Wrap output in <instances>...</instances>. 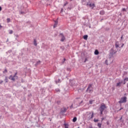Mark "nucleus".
I'll return each instance as SVG.
<instances>
[{
	"mask_svg": "<svg viewBox=\"0 0 128 128\" xmlns=\"http://www.w3.org/2000/svg\"><path fill=\"white\" fill-rule=\"evenodd\" d=\"M2 10V8L0 6V12Z\"/></svg>",
	"mask_w": 128,
	"mask_h": 128,
	"instance_id": "obj_36",
	"label": "nucleus"
},
{
	"mask_svg": "<svg viewBox=\"0 0 128 128\" xmlns=\"http://www.w3.org/2000/svg\"><path fill=\"white\" fill-rule=\"evenodd\" d=\"M92 84H90L87 90H88V92H89L90 94H92V92L93 90L92 89Z\"/></svg>",
	"mask_w": 128,
	"mask_h": 128,
	"instance_id": "obj_5",
	"label": "nucleus"
},
{
	"mask_svg": "<svg viewBox=\"0 0 128 128\" xmlns=\"http://www.w3.org/2000/svg\"><path fill=\"white\" fill-rule=\"evenodd\" d=\"M124 74H128V72H124Z\"/></svg>",
	"mask_w": 128,
	"mask_h": 128,
	"instance_id": "obj_29",
	"label": "nucleus"
},
{
	"mask_svg": "<svg viewBox=\"0 0 128 128\" xmlns=\"http://www.w3.org/2000/svg\"><path fill=\"white\" fill-rule=\"evenodd\" d=\"M13 32H14V31H12V30H10L9 31V34H12Z\"/></svg>",
	"mask_w": 128,
	"mask_h": 128,
	"instance_id": "obj_20",
	"label": "nucleus"
},
{
	"mask_svg": "<svg viewBox=\"0 0 128 128\" xmlns=\"http://www.w3.org/2000/svg\"><path fill=\"white\" fill-rule=\"evenodd\" d=\"M6 72H8V70L5 69L4 70L3 72V74H6Z\"/></svg>",
	"mask_w": 128,
	"mask_h": 128,
	"instance_id": "obj_23",
	"label": "nucleus"
},
{
	"mask_svg": "<svg viewBox=\"0 0 128 128\" xmlns=\"http://www.w3.org/2000/svg\"><path fill=\"white\" fill-rule=\"evenodd\" d=\"M122 117H121L120 118V120H122Z\"/></svg>",
	"mask_w": 128,
	"mask_h": 128,
	"instance_id": "obj_34",
	"label": "nucleus"
},
{
	"mask_svg": "<svg viewBox=\"0 0 128 128\" xmlns=\"http://www.w3.org/2000/svg\"><path fill=\"white\" fill-rule=\"evenodd\" d=\"M115 46H116V48H120V45L118 44V42H116Z\"/></svg>",
	"mask_w": 128,
	"mask_h": 128,
	"instance_id": "obj_11",
	"label": "nucleus"
},
{
	"mask_svg": "<svg viewBox=\"0 0 128 128\" xmlns=\"http://www.w3.org/2000/svg\"><path fill=\"white\" fill-rule=\"evenodd\" d=\"M6 20H7V22L8 23L10 22V18H8Z\"/></svg>",
	"mask_w": 128,
	"mask_h": 128,
	"instance_id": "obj_21",
	"label": "nucleus"
},
{
	"mask_svg": "<svg viewBox=\"0 0 128 128\" xmlns=\"http://www.w3.org/2000/svg\"><path fill=\"white\" fill-rule=\"evenodd\" d=\"M9 80H12L13 82H14L16 80H18V72H16L14 76H12V75H10L9 78Z\"/></svg>",
	"mask_w": 128,
	"mask_h": 128,
	"instance_id": "obj_2",
	"label": "nucleus"
},
{
	"mask_svg": "<svg viewBox=\"0 0 128 128\" xmlns=\"http://www.w3.org/2000/svg\"><path fill=\"white\" fill-rule=\"evenodd\" d=\"M106 64H108V60H106Z\"/></svg>",
	"mask_w": 128,
	"mask_h": 128,
	"instance_id": "obj_32",
	"label": "nucleus"
},
{
	"mask_svg": "<svg viewBox=\"0 0 128 128\" xmlns=\"http://www.w3.org/2000/svg\"><path fill=\"white\" fill-rule=\"evenodd\" d=\"M34 46H38V44H36V40H34Z\"/></svg>",
	"mask_w": 128,
	"mask_h": 128,
	"instance_id": "obj_17",
	"label": "nucleus"
},
{
	"mask_svg": "<svg viewBox=\"0 0 128 128\" xmlns=\"http://www.w3.org/2000/svg\"><path fill=\"white\" fill-rule=\"evenodd\" d=\"M64 126H65V128H68V125L66 124H64Z\"/></svg>",
	"mask_w": 128,
	"mask_h": 128,
	"instance_id": "obj_24",
	"label": "nucleus"
},
{
	"mask_svg": "<svg viewBox=\"0 0 128 128\" xmlns=\"http://www.w3.org/2000/svg\"><path fill=\"white\" fill-rule=\"evenodd\" d=\"M110 54H116V50H114V48H112L110 50Z\"/></svg>",
	"mask_w": 128,
	"mask_h": 128,
	"instance_id": "obj_7",
	"label": "nucleus"
},
{
	"mask_svg": "<svg viewBox=\"0 0 128 128\" xmlns=\"http://www.w3.org/2000/svg\"><path fill=\"white\" fill-rule=\"evenodd\" d=\"M126 82H128V78H125L124 79V84H126Z\"/></svg>",
	"mask_w": 128,
	"mask_h": 128,
	"instance_id": "obj_9",
	"label": "nucleus"
},
{
	"mask_svg": "<svg viewBox=\"0 0 128 128\" xmlns=\"http://www.w3.org/2000/svg\"><path fill=\"white\" fill-rule=\"evenodd\" d=\"M90 8H94L95 6H94V4H89Z\"/></svg>",
	"mask_w": 128,
	"mask_h": 128,
	"instance_id": "obj_10",
	"label": "nucleus"
},
{
	"mask_svg": "<svg viewBox=\"0 0 128 128\" xmlns=\"http://www.w3.org/2000/svg\"><path fill=\"white\" fill-rule=\"evenodd\" d=\"M118 102L119 104H124V102H126V97L125 96L121 98Z\"/></svg>",
	"mask_w": 128,
	"mask_h": 128,
	"instance_id": "obj_3",
	"label": "nucleus"
},
{
	"mask_svg": "<svg viewBox=\"0 0 128 128\" xmlns=\"http://www.w3.org/2000/svg\"><path fill=\"white\" fill-rule=\"evenodd\" d=\"M94 54H96V55L98 54H99L98 50H96L94 52Z\"/></svg>",
	"mask_w": 128,
	"mask_h": 128,
	"instance_id": "obj_16",
	"label": "nucleus"
},
{
	"mask_svg": "<svg viewBox=\"0 0 128 128\" xmlns=\"http://www.w3.org/2000/svg\"><path fill=\"white\" fill-rule=\"evenodd\" d=\"M122 108H120V110H122Z\"/></svg>",
	"mask_w": 128,
	"mask_h": 128,
	"instance_id": "obj_37",
	"label": "nucleus"
},
{
	"mask_svg": "<svg viewBox=\"0 0 128 128\" xmlns=\"http://www.w3.org/2000/svg\"><path fill=\"white\" fill-rule=\"evenodd\" d=\"M104 120V118H102V121Z\"/></svg>",
	"mask_w": 128,
	"mask_h": 128,
	"instance_id": "obj_35",
	"label": "nucleus"
},
{
	"mask_svg": "<svg viewBox=\"0 0 128 128\" xmlns=\"http://www.w3.org/2000/svg\"><path fill=\"white\" fill-rule=\"evenodd\" d=\"M122 38H124V35H122L121 36V40H122Z\"/></svg>",
	"mask_w": 128,
	"mask_h": 128,
	"instance_id": "obj_30",
	"label": "nucleus"
},
{
	"mask_svg": "<svg viewBox=\"0 0 128 128\" xmlns=\"http://www.w3.org/2000/svg\"><path fill=\"white\" fill-rule=\"evenodd\" d=\"M4 82V81L3 80H1L0 82V84H2Z\"/></svg>",
	"mask_w": 128,
	"mask_h": 128,
	"instance_id": "obj_31",
	"label": "nucleus"
},
{
	"mask_svg": "<svg viewBox=\"0 0 128 128\" xmlns=\"http://www.w3.org/2000/svg\"><path fill=\"white\" fill-rule=\"evenodd\" d=\"M105 108H106V104H104L102 103L101 104V106H100V110H104Z\"/></svg>",
	"mask_w": 128,
	"mask_h": 128,
	"instance_id": "obj_4",
	"label": "nucleus"
},
{
	"mask_svg": "<svg viewBox=\"0 0 128 128\" xmlns=\"http://www.w3.org/2000/svg\"><path fill=\"white\" fill-rule=\"evenodd\" d=\"M124 46V44H122V46H121V48H122V46Z\"/></svg>",
	"mask_w": 128,
	"mask_h": 128,
	"instance_id": "obj_33",
	"label": "nucleus"
},
{
	"mask_svg": "<svg viewBox=\"0 0 128 128\" xmlns=\"http://www.w3.org/2000/svg\"><path fill=\"white\" fill-rule=\"evenodd\" d=\"M40 64V60L38 61L36 63V64Z\"/></svg>",
	"mask_w": 128,
	"mask_h": 128,
	"instance_id": "obj_28",
	"label": "nucleus"
},
{
	"mask_svg": "<svg viewBox=\"0 0 128 128\" xmlns=\"http://www.w3.org/2000/svg\"><path fill=\"white\" fill-rule=\"evenodd\" d=\"M121 82H118V83H117V84H116V86H120V84H121Z\"/></svg>",
	"mask_w": 128,
	"mask_h": 128,
	"instance_id": "obj_18",
	"label": "nucleus"
},
{
	"mask_svg": "<svg viewBox=\"0 0 128 128\" xmlns=\"http://www.w3.org/2000/svg\"><path fill=\"white\" fill-rule=\"evenodd\" d=\"M60 36H61L60 42H64V40H66V37H64V34H60Z\"/></svg>",
	"mask_w": 128,
	"mask_h": 128,
	"instance_id": "obj_6",
	"label": "nucleus"
},
{
	"mask_svg": "<svg viewBox=\"0 0 128 128\" xmlns=\"http://www.w3.org/2000/svg\"><path fill=\"white\" fill-rule=\"evenodd\" d=\"M98 128H102V124H100V123H98Z\"/></svg>",
	"mask_w": 128,
	"mask_h": 128,
	"instance_id": "obj_19",
	"label": "nucleus"
},
{
	"mask_svg": "<svg viewBox=\"0 0 128 128\" xmlns=\"http://www.w3.org/2000/svg\"><path fill=\"white\" fill-rule=\"evenodd\" d=\"M86 62V60H85L84 62Z\"/></svg>",
	"mask_w": 128,
	"mask_h": 128,
	"instance_id": "obj_39",
	"label": "nucleus"
},
{
	"mask_svg": "<svg viewBox=\"0 0 128 128\" xmlns=\"http://www.w3.org/2000/svg\"><path fill=\"white\" fill-rule=\"evenodd\" d=\"M122 12H126V8H122Z\"/></svg>",
	"mask_w": 128,
	"mask_h": 128,
	"instance_id": "obj_26",
	"label": "nucleus"
},
{
	"mask_svg": "<svg viewBox=\"0 0 128 128\" xmlns=\"http://www.w3.org/2000/svg\"><path fill=\"white\" fill-rule=\"evenodd\" d=\"M58 92H60V90H58Z\"/></svg>",
	"mask_w": 128,
	"mask_h": 128,
	"instance_id": "obj_40",
	"label": "nucleus"
},
{
	"mask_svg": "<svg viewBox=\"0 0 128 128\" xmlns=\"http://www.w3.org/2000/svg\"><path fill=\"white\" fill-rule=\"evenodd\" d=\"M88 35H84L83 37V38H84V40H88Z\"/></svg>",
	"mask_w": 128,
	"mask_h": 128,
	"instance_id": "obj_13",
	"label": "nucleus"
},
{
	"mask_svg": "<svg viewBox=\"0 0 128 128\" xmlns=\"http://www.w3.org/2000/svg\"><path fill=\"white\" fill-rule=\"evenodd\" d=\"M6 82H8V76L5 77V80H4Z\"/></svg>",
	"mask_w": 128,
	"mask_h": 128,
	"instance_id": "obj_14",
	"label": "nucleus"
},
{
	"mask_svg": "<svg viewBox=\"0 0 128 128\" xmlns=\"http://www.w3.org/2000/svg\"><path fill=\"white\" fill-rule=\"evenodd\" d=\"M93 102H94V100H90L89 101V103H90V104H92Z\"/></svg>",
	"mask_w": 128,
	"mask_h": 128,
	"instance_id": "obj_22",
	"label": "nucleus"
},
{
	"mask_svg": "<svg viewBox=\"0 0 128 128\" xmlns=\"http://www.w3.org/2000/svg\"><path fill=\"white\" fill-rule=\"evenodd\" d=\"M100 114H102V112H104V110H100Z\"/></svg>",
	"mask_w": 128,
	"mask_h": 128,
	"instance_id": "obj_27",
	"label": "nucleus"
},
{
	"mask_svg": "<svg viewBox=\"0 0 128 128\" xmlns=\"http://www.w3.org/2000/svg\"><path fill=\"white\" fill-rule=\"evenodd\" d=\"M94 122H98V120L94 118Z\"/></svg>",
	"mask_w": 128,
	"mask_h": 128,
	"instance_id": "obj_25",
	"label": "nucleus"
},
{
	"mask_svg": "<svg viewBox=\"0 0 128 128\" xmlns=\"http://www.w3.org/2000/svg\"><path fill=\"white\" fill-rule=\"evenodd\" d=\"M86 118L88 120H92L94 118V112H86Z\"/></svg>",
	"mask_w": 128,
	"mask_h": 128,
	"instance_id": "obj_1",
	"label": "nucleus"
},
{
	"mask_svg": "<svg viewBox=\"0 0 128 128\" xmlns=\"http://www.w3.org/2000/svg\"><path fill=\"white\" fill-rule=\"evenodd\" d=\"M16 36H17V37L18 36V35H16Z\"/></svg>",
	"mask_w": 128,
	"mask_h": 128,
	"instance_id": "obj_41",
	"label": "nucleus"
},
{
	"mask_svg": "<svg viewBox=\"0 0 128 128\" xmlns=\"http://www.w3.org/2000/svg\"><path fill=\"white\" fill-rule=\"evenodd\" d=\"M64 61L66 62V58H64Z\"/></svg>",
	"mask_w": 128,
	"mask_h": 128,
	"instance_id": "obj_38",
	"label": "nucleus"
},
{
	"mask_svg": "<svg viewBox=\"0 0 128 128\" xmlns=\"http://www.w3.org/2000/svg\"><path fill=\"white\" fill-rule=\"evenodd\" d=\"M76 120H77L76 117H74V118H73V120H72L73 122H76Z\"/></svg>",
	"mask_w": 128,
	"mask_h": 128,
	"instance_id": "obj_15",
	"label": "nucleus"
},
{
	"mask_svg": "<svg viewBox=\"0 0 128 128\" xmlns=\"http://www.w3.org/2000/svg\"><path fill=\"white\" fill-rule=\"evenodd\" d=\"M58 20H55L54 21V28H56V26H58Z\"/></svg>",
	"mask_w": 128,
	"mask_h": 128,
	"instance_id": "obj_8",
	"label": "nucleus"
},
{
	"mask_svg": "<svg viewBox=\"0 0 128 128\" xmlns=\"http://www.w3.org/2000/svg\"><path fill=\"white\" fill-rule=\"evenodd\" d=\"M100 14L102 16H104V10H102L100 12Z\"/></svg>",
	"mask_w": 128,
	"mask_h": 128,
	"instance_id": "obj_12",
	"label": "nucleus"
}]
</instances>
